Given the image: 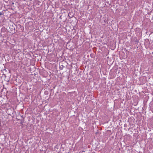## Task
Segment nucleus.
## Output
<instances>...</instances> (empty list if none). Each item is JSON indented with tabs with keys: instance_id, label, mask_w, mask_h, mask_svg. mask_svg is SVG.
<instances>
[{
	"instance_id": "1",
	"label": "nucleus",
	"mask_w": 153,
	"mask_h": 153,
	"mask_svg": "<svg viewBox=\"0 0 153 153\" xmlns=\"http://www.w3.org/2000/svg\"><path fill=\"white\" fill-rule=\"evenodd\" d=\"M16 27V25L15 24H14L13 25H12L11 26L12 28H11V30H15V27Z\"/></svg>"
},
{
	"instance_id": "2",
	"label": "nucleus",
	"mask_w": 153,
	"mask_h": 153,
	"mask_svg": "<svg viewBox=\"0 0 153 153\" xmlns=\"http://www.w3.org/2000/svg\"><path fill=\"white\" fill-rule=\"evenodd\" d=\"M64 67V66H63V65H60L59 67V69L61 70H62L63 69Z\"/></svg>"
},
{
	"instance_id": "3",
	"label": "nucleus",
	"mask_w": 153,
	"mask_h": 153,
	"mask_svg": "<svg viewBox=\"0 0 153 153\" xmlns=\"http://www.w3.org/2000/svg\"><path fill=\"white\" fill-rule=\"evenodd\" d=\"M21 122H20V124H22L24 123V119H22L21 120Z\"/></svg>"
},
{
	"instance_id": "4",
	"label": "nucleus",
	"mask_w": 153,
	"mask_h": 153,
	"mask_svg": "<svg viewBox=\"0 0 153 153\" xmlns=\"http://www.w3.org/2000/svg\"><path fill=\"white\" fill-rule=\"evenodd\" d=\"M4 14V13L3 11L1 12H0V16L3 15Z\"/></svg>"
},
{
	"instance_id": "5",
	"label": "nucleus",
	"mask_w": 153,
	"mask_h": 153,
	"mask_svg": "<svg viewBox=\"0 0 153 153\" xmlns=\"http://www.w3.org/2000/svg\"><path fill=\"white\" fill-rule=\"evenodd\" d=\"M21 116L22 118H23V115H21Z\"/></svg>"
}]
</instances>
